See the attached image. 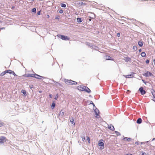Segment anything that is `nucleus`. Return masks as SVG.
<instances>
[{
    "label": "nucleus",
    "instance_id": "72a5a7b5",
    "mask_svg": "<svg viewBox=\"0 0 155 155\" xmlns=\"http://www.w3.org/2000/svg\"><path fill=\"white\" fill-rule=\"evenodd\" d=\"M35 74H31V77H34L35 78Z\"/></svg>",
    "mask_w": 155,
    "mask_h": 155
},
{
    "label": "nucleus",
    "instance_id": "de8ad7c7",
    "mask_svg": "<svg viewBox=\"0 0 155 155\" xmlns=\"http://www.w3.org/2000/svg\"><path fill=\"white\" fill-rule=\"evenodd\" d=\"M39 93H41V91H39Z\"/></svg>",
    "mask_w": 155,
    "mask_h": 155
},
{
    "label": "nucleus",
    "instance_id": "cd10ccee",
    "mask_svg": "<svg viewBox=\"0 0 155 155\" xmlns=\"http://www.w3.org/2000/svg\"><path fill=\"white\" fill-rule=\"evenodd\" d=\"M32 12L36 13V9L35 8H33L32 9Z\"/></svg>",
    "mask_w": 155,
    "mask_h": 155
},
{
    "label": "nucleus",
    "instance_id": "423d86ee",
    "mask_svg": "<svg viewBox=\"0 0 155 155\" xmlns=\"http://www.w3.org/2000/svg\"><path fill=\"white\" fill-rule=\"evenodd\" d=\"M78 89L80 91H84L85 90V86H78L77 87Z\"/></svg>",
    "mask_w": 155,
    "mask_h": 155
},
{
    "label": "nucleus",
    "instance_id": "603ef678",
    "mask_svg": "<svg viewBox=\"0 0 155 155\" xmlns=\"http://www.w3.org/2000/svg\"><path fill=\"white\" fill-rule=\"evenodd\" d=\"M136 143V144H138V143Z\"/></svg>",
    "mask_w": 155,
    "mask_h": 155
},
{
    "label": "nucleus",
    "instance_id": "a211bd4d",
    "mask_svg": "<svg viewBox=\"0 0 155 155\" xmlns=\"http://www.w3.org/2000/svg\"><path fill=\"white\" fill-rule=\"evenodd\" d=\"M108 128L112 130H114V127L113 126H110L108 127Z\"/></svg>",
    "mask_w": 155,
    "mask_h": 155
},
{
    "label": "nucleus",
    "instance_id": "49530a36",
    "mask_svg": "<svg viewBox=\"0 0 155 155\" xmlns=\"http://www.w3.org/2000/svg\"><path fill=\"white\" fill-rule=\"evenodd\" d=\"M85 140V137H83V140Z\"/></svg>",
    "mask_w": 155,
    "mask_h": 155
},
{
    "label": "nucleus",
    "instance_id": "f8f14e48",
    "mask_svg": "<svg viewBox=\"0 0 155 155\" xmlns=\"http://www.w3.org/2000/svg\"><path fill=\"white\" fill-rule=\"evenodd\" d=\"M55 103H54V101L52 104V105L51 106V108L52 109H53L54 107H55Z\"/></svg>",
    "mask_w": 155,
    "mask_h": 155
},
{
    "label": "nucleus",
    "instance_id": "20e7f679",
    "mask_svg": "<svg viewBox=\"0 0 155 155\" xmlns=\"http://www.w3.org/2000/svg\"><path fill=\"white\" fill-rule=\"evenodd\" d=\"M143 75L146 77H149L153 75V74L151 73L148 71L143 74Z\"/></svg>",
    "mask_w": 155,
    "mask_h": 155
},
{
    "label": "nucleus",
    "instance_id": "4be33fe9",
    "mask_svg": "<svg viewBox=\"0 0 155 155\" xmlns=\"http://www.w3.org/2000/svg\"><path fill=\"white\" fill-rule=\"evenodd\" d=\"M60 5L62 7L65 8L66 7V5L65 4L61 3L60 4Z\"/></svg>",
    "mask_w": 155,
    "mask_h": 155
},
{
    "label": "nucleus",
    "instance_id": "ddd939ff",
    "mask_svg": "<svg viewBox=\"0 0 155 155\" xmlns=\"http://www.w3.org/2000/svg\"><path fill=\"white\" fill-rule=\"evenodd\" d=\"M86 92L88 93H89L91 92L90 90L87 87H85V90Z\"/></svg>",
    "mask_w": 155,
    "mask_h": 155
},
{
    "label": "nucleus",
    "instance_id": "bb28decb",
    "mask_svg": "<svg viewBox=\"0 0 155 155\" xmlns=\"http://www.w3.org/2000/svg\"><path fill=\"white\" fill-rule=\"evenodd\" d=\"M133 50H134L135 51H136L137 50V47L136 46H134L133 47Z\"/></svg>",
    "mask_w": 155,
    "mask_h": 155
},
{
    "label": "nucleus",
    "instance_id": "aec40b11",
    "mask_svg": "<svg viewBox=\"0 0 155 155\" xmlns=\"http://www.w3.org/2000/svg\"><path fill=\"white\" fill-rule=\"evenodd\" d=\"M124 139L125 140L130 141L131 140V138H128V137H126L124 138Z\"/></svg>",
    "mask_w": 155,
    "mask_h": 155
},
{
    "label": "nucleus",
    "instance_id": "412c9836",
    "mask_svg": "<svg viewBox=\"0 0 155 155\" xmlns=\"http://www.w3.org/2000/svg\"><path fill=\"white\" fill-rule=\"evenodd\" d=\"M141 55L142 57H145V56L146 55V54L145 52H142L141 54Z\"/></svg>",
    "mask_w": 155,
    "mask_h": 155
},
{
    "label": "nucleus",
    "instance_id": "864d4df0",
    "mask_svg": "<svg viewBox=\"0 0 155 155\" xmlns=\"http://www.w3.org/2000/svg\"><path fill=\"white\" fill-rule=\"evenodd\" d=\"M136 143V144H138V143Z\"/></svg>",
    "mask_w": 155,
    "mask_h": 155
},
{
    "label": "nucleus",
    "instance_id": "c85d7f7f",
    "mask_svg": "<svg viewBox=\"0 0 155 155\" xmlns=\"http://www.w3.org/2000/svg\"><path fill=\"white\" fill-rule=\"evenodd\" d=\"M87 137V140L88 141V143H90V138L88 137Z\"/></svg>",
    "mask_w": 155,
    "mask_h": 155
},
{
    "label": "nucleus",
    "instance_id": "f704fd0d",
    "mask_svg": "<svg viewBox=\"0 0 155 155\" xmlns=\"http://www.w3.org/2000/svg\"><path fill=\"white\" fill-rule=\"evenodd\" d=\"M41 12L40 11H38L37 12V14L38 15H40Z\"/></svg>",
    "mask_w": 155,
    "mask_h": 155
},
{
    "label": "nucleus",
    "instance_id": "f3484780",
    "mask_svg": "<svg viewBox=\"0 0 155 155\" xmlns=\"http://www.w3.org/2000/svg\"><path fill=\"white\" fill-rule=\"evenodd\" d=\"M6 70L5 71L2 72L0 74V76H3L6 74Z\"/></svg>",
    "mask_w": 155,
    "mask_h": 155
},
{
    "label": "nucleus",
    "instance_id": "a18cd8bd",
    "mask_svg": "<svg viewBox=\"0 0 155 155\" xmlns=\"http://www.w3.org/2000/svg\"><path fill=\"white\" fill-rule=\"evenodd\" d=\"M139 52H141V49L139 50Z\"/></svg>",
    "mask_w": 155,
    "mask_h": 155
},
{
    "label": "nucleus",
    "instance_id": "2f4dec72",
    "mask_svg": "<svg viewBox=\"0 0 155 155\" xmlns=\"http://www.w3.org/2000/svg\"><path fill=\"white\" fill-rule=\"evenodd\" d=\"M12 74H13L15 76H17V75L15 74V72L13 71Z\"/></svg>",
    "mask_w": 155,
    "mask_h": 155
},
{
    "label": "nucleus",
    "instance_id": "4c0bfd02",
    "mask_svg": "<svg viewBox=\"0 0 155 155\" xmlns=\"http://www.w3.org/2000/svg\"><path fill=\"white\" fill-rule=\"evenodd\" d=\"M49 96L50 97V98H51L52 97V95L51 94H49Z\"/></svg>",
    "mask_w": 155,
    "mask_h": 155
},
{
    "label": "nucleus",
    "instance_id": "9d476101",
    "mask_svg": "<svg viewBox=\"0 0 155 155\" xmlns=\"http://www.w3.org/2000/svg\"><path fill=\"white\" fill-rule=\"evenodd\" d=\"M105 59L106 60H113V59L112 58H111L110 56H106L105 57Z\"/></svg>",
    "mask_w": 155,
    "mask_h": 155
},
{
    "label": "nucleus",
    "instance_id": "8fccbe9b",
    "mask_svg": "<svg viewBox=\"0 0 155 155\" xmlns=\"http://www.w3.org/2000/svg\"><path fill=\"white\" fill-rule=\"evenodd\" d=\"M129 91V90H127V91Z\"/></svg>",
    "mask_w": 155,
    "mask_h": 155
},
{
    "label": "nucleus",
    "instance_id": "5701e85b",
    "mask_svg": "<svg viewBox=\"0 0 155 155\" xmlns=\"http://www.w3.org/2000/svg\"><path fill=\"white\" fill-rule=\"evenodd\" d=\"M77 21L78 22H81L82 21L81 18H77Z\"/></svg>",
    "mask_w": 155,
    "mask_h": 155
},
{
    "label": "nucleus",
    "instance_id": "473e14b6",
    "mask_svg": "<svg viewBox=\"0 0 155 155\" xmlns=\"http://www.w3.org/2000/svg\"><path fill=\"white\" fill-rule=\"evenodd\" d=\"M120 34L119 33H118L117 34V36L118 37H119L120 36Z\"/></svg>",
    "mask_w": 155,
    "mask_h": 155
},
{
    "label": "nucleus",
    "instance_id": "ea45409f",
    "mask_svg": "<svg viewBox=\"0 0 155 155\" xmlns=\"http://www.w3.org/2000/svg\"><path fill=\"white\" fill-rule=\"evenodd\" d=\"M58 96H56L55 98H54V99H55V100H57V98H58Z\"/></svg>",
    "mask_w": 155,
    "mask_h": 155
},
{
    "label": "nucleus",
    "instance_id": "0eeeda50",
    "mask_svg": "<svg viewBox=\"0 0 155 155\" xmlns=\"http://www.w3.org/2000/svg\"><path fill=\"white\" fill-rule=\"evenodd\" d=\"M139 90L142 95H143L146 93L145 91L143 90V88L142 87H140L139 89Z\"/></svg>",
    "mask_w": 155,
    "mask_h": 155
},
{
    "label": "nucleus",
    "instance_id": "f257e3e1",
    "mask_svg": "<svg viewBox=\"0 0 155 155\" xmlns=\"http://www.w3.org/2000/svg\"><path fill=\"white\" fill-rule=\"evenodd\" d=\"M104 140L102 139L100 140L98 142V145L101 147L100 149L102 150L104 148V144L103 143Z\"/></svg>",
    "mask_w": 155,
    "mask_h": 155
},
{
    "label": "nucleus",
    "instance_id": "37998d69",
    "mask_svg": "<svg viewBox=\"0 0 155 155\" xmlns=\"http://www.w3.org/2000/svg\"><path fill=\"white\" fill-rule=\"evenodd\" d=\"M153 63L154 65H155V59L153 60Z\"/></svg>",
    "mask_w": 155,
    "mask_h": 155
},
{
    "label": "nucleus",
    "instance_id": "58836bf2",
    "mask_svg": "<svg viewBox=\"0 0 155 155\" xmlns=\"http://www.w3.org/2000/svg\"><path fill=\"white\" fill-rule=\"evenodd\" d=\"M149 60H147L146 61V63H147V64H148V63H149Z\"/></svg>",
    "mask_w": 155,
    "mask_h": 155
},
{
    "label": "nucleus",
    "instance_id": "39448f33",
    "mask_svg": "<svg viewBox=\"0 0 155 155\" xmlns=\"http://www.w3.org/2000/svg\"><path fill=\"white\" fill-rule=\"evenodd\" d=\"M7 139L4 137H0V143H4L6 141Z\"/></svg>",
    "mask_w": 155,
    "mask_h": 155
},
{
    "label": "nucleus",
    "instance_id": "dca6fc26",
    "mask_svg": "<svg viewBox=\"0 0 155 155\" xmlns=\"http://www.w3.org/2000/svg\"><path fill=\"white\" fill-rule=\"evenodd\" d=\"M6 73H8L10 74H12L13 71L10 70H6Z\"/></svg>",
    "mask_w": 155,
    "mask_h": 155
},
{
    "label": "nucleus",
    "instance_id": "6e6552de",
    "mask_svg": "<svg viewBox=\"0 0 155 155\" xmlns=\"http://www.w3.org/2000/svg\"><path fill=\"white\" fill-rule=\"evenodd\" d=\"M124 60L126 62H128L131 60V59L128 57H126L124 58Z\"/></svg>",
    "mask_w": 155,
    "mask_h": 155
},
{
    "label": "nucleus",
    "instance_id": "7ed1b4c3",
    "mask_svg": "<svg viewBox=\"0 0 155 155\" xmlns=\"http://www.w3.org/2000/svg\"><path fill=\"white\" fill-rule=\"evenodd\" d=\"M66 83L70 84H77V82L71 80H67L66 81Z\"/></svg>",
    "mask_w": 155,
    "mask_h": 155
},
{
    "label": "nucleus",
    "instance_id": "09e8293b",
    "mask_svg": "<svg viewBox=\"0 0 155 155\" xmlns=\"http://www.w3.org/2000/svg\"><path fill=\"white\" fill-rule=\"evenodd\" d=\"M155 140V138H153V140Z\"/></svg>",
    "mask_w": 155,
    "mask_h": 155
},
{
    "label": "nucleus",
    "instance_id": "f03ea898",
    "mask_svg": "<svg viewBox=\"0 0 155 155\" xmlns=\"http://www.w3.org/2000/svg\"><path fill=\"white\" fill-rule=\"evenodd\" d=\"M59 37L61 38L62 40H69L70 38L67 36L62 35H59Z\"/></svg>",
    "mask_w": 155,
    "mask_h": 155
},
{
    "label": "nucleus",
    "instance_id": "c9c22d12",
    "mask_svg": "<svg viewBox=\"0 0 155 155\" xmlns=\"http://www.w3.org/2000/svg\"><path fill=\"white\" fill-rule=\"evenodd\" d=\"M59 12L60 13H62L63 12V10H61Z\"/></svg>",
    "mask_w": 155,
    "mask_h": 155
},
{
    "label": "nucleus",
    "instance_id": "a19ab883",
    "mask_svg": "<svg viewBox=\"0 0 155 155\" xmlns=\"http://www.w3.org/2000/svg\"><path fill=\"white\" fill-rule=\"evenodd\" d=\"M50 17V16L49 15H47V18H49Z\"/></svg>",
    "mask_w": 155,
    "mask_h": 155
},
{
    "label": "nucleus",
    "instance_id": "393cba45",
    "mask_svg": "<svg viewBox=\"0 0 155 155\" xmlns=\"http://www.w3.org/2000/svg\"><path fill=\"white\" fill-rule=\"evenodd\" d=\"M132 75L130 74V75H126V76H124L126 78H132V77H131Z\"/></svg>",
    "mask_w": 155,
    "mask_h": 155
},
{
    "label": "nucleus",
    "instance_id": "79ce46f5",
    "mask_svg": "<svg viewBox=\"0 0 155 155\" xmlns=\"http://www.w3.org/2000/svg\"><path fill=\"white\" fill-rule=\"evenodd\" d=\"M90 18L89 19V21H91V18H91V17H90Z\"/></svg>",
    "mask_w": 155,
    "mask_h": 155
},
{
    "label": "nucleus",
    "instance_id": "c03bdc74",
    "mask_svg": "<svg viewBox=\"0 0 155 155\" xmlns=\"http://www.w3.org/2000/svg\"><path fill=\"white\" fill-rule=\"evenodd\" d=\"M95 113H96V114L97 116L98 115V114H97V112L95 111Z\"/></svg>",
    "mask_w": 155,
    "mask_h": 155
},
{
    "label": "nucleus",
    "instance_id": "2eb2a0df",
    "mask_svg": "<svg viewBox=\"0 0 155 155\" xmlns=\"http://www.w3.org/2000/svg\"><path fill=\"white\" fill-rule=\"evenodd\" d=\"M138 44L140 47L142 46L143 45V41H138Z\"/></svg>",
    "mask_w": 155,
    "mask_h": 155
},
{
    "label": "nucleus",
    "instance_id": "4468645a",
    "mask_svg": "<svg viewBox=\"0 0 155 155\" xmlns=\"http://www.w3.org/2000/svg\"><path fill=\"white\" fill-rule=\"evenodd\" d=\"M64 112L62 110H61L59 113V115H61V116H63L64 115Z\"/></svg>",
    "mask_w": 155,
    "mask_h": 155
},
{
    "label": "nucleus",
    "instance_id": "a878e982",
    "mask_svg": "<svg viewBox=\"0 0 155 155\" xmlns=\"http://www.w3.org/2000/svg\"><path fill=\"white\" fill-rule=\"evenodd\" d=\"M152 94L154 98H155V91H154L152 92Z\"/></svg>",
    "mask_w": 155,
    "mask_h": 155
},
{
    "label": "nucleus",
    "instance_id": "b1692460",
    "mask_svg": "<svg viewBox=\"0 0 155 155\" xmlns=\"http://www.w3.org/2000/svg\"><path fill=\"white\" fill-rule=\"evenodd\" d=\"M74 120L73 118H72L71 120H70V122H71L72 123V124L74 125H75V123L74 122Z\"/></svg>",
    "mask_w": 155,
    "mask_h": 155
},
{
    "label": "nucleus",
    "instance_id": "c756f323",
    "mask_svg": "<svg viewBox=\"0 0 155 155\" xmlns=\"http://www.w3.org/2000/svg\"><path fill=\"white\" fill-rule=\"evenodd\" d=\"M3 123L0 120V127L3 126Z\"/></svg>",
    "mask_w": 155,
    "mask_h": 155
},
{
    "label": "nucleus",
    "instance_id": "5fc2aeb1",
    "mask_svg": "<svg viewBox=\"0 0 155 155\" xmlns=\"http://www.w3.org/2000/svg\"><path fill=\"white\" fill-rule=\"evenodd\" d=\"M34 0H32V1H34Z\"/></svg>",
    "mask_w": 155,
    "mask_h": 155
},
{
    "label": "nucleus",
    "instance_id": "1a4fd4ad",
    "mask_svg": "<svg viewBox=\"0 0 155 155\" xmlns=\"http://www.w3.org/2000/svg\"><path fill=\"white\" fill-rule=\"evenodd\" d=\"M35 78H36L40 79H42L43 78H44L43 77L41 76L40 75H39L38 74H35Z\"/></svg>",
    "mask_w": 155,
    "mask_h": 155
},
{
    "label": "nucleus",
    "instance_id": "e433bc0d",
    "mask_svg": "<svg viewBox=\"0 0 155 155\" xmlns=\"http://www.w3.org/2000/svg\"><path fill=\"white\" fill-rule=\"evenodd\" d=\"M31 74H28L27 76V77H31Z\"/></svg>",
    "mask_w": 155,
    "mask_h": 155
},
{
    "label": "nucleus",
    "instance_id": "9b49d317",
    "mask_svg": "<svg viewBox=\"0 0 155 155\" xmlns=\"http://www.w3.org/2000/svg\"><path fill=\"white\" fill-rule=\"evenodd\" d=\"M142 121V120L141 118H138L137 121V123L138 124H140L141 123Z\"/></svg>",
    "mask_w": 155,
    "mask_h": 155
},
{
    "label": "nucleus",
    "instance_id": "3c124183",
    "mask_svg": "<svg viewBox=\"0 0 155 155\" xmlns=\"http://www.w3.org/2000/svg\"><path fill=\"white\" fill-rule=\"evenodd\" d=\"M136 143V144H138V143Z\"/></svg>",
    "mask_w": 155,
    "mask_h": 155
},
{
    "label": "nucleus",
    "instance_id": "6ab92c4d",
    "mask_svg": "<svg viewBox=\"0 0 155 155\" xmlns=\"http://www.w3.org/2000/svg\"><path fill=\"white\" fill-rule=\"evenodd\" d=\"M21 93H22L25 96L26 95V91L24 90H22L21 91Z\"/></svg>",
    "mask_w": 155,
    "mask_h": 155
},
{
    "label": "nucleus",
    "instance_id": "7c9ffc66",
    "mask_svg": "<svg viewBox=\"0 0 155 155\" xmlns=\"http://www.w3.org/2000/svg\"><path fill=\"white\" fill-rule=\"evenodd\" d=\"M145 154V153L143 151L140 152V155H144V154Z\"/></svg>",
    "mask_w": 155,
    "mask_h": 155
}]
</instances>
